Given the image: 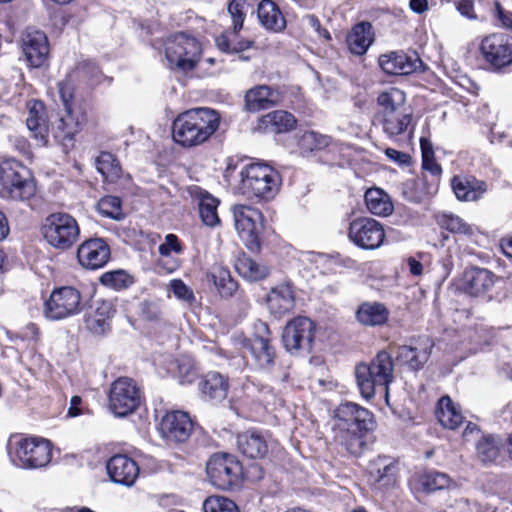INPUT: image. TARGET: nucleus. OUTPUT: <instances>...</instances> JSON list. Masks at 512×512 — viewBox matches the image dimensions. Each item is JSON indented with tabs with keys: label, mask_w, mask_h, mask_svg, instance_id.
<instances>
[{
	"label": "nucleus",
	"mask_w": 512,
	"mask_h": 512,
	"mask_svg": "<svg viewBox=\"0 0 512 512\" xmlns=\"http://www.w3.org/2000/svg\"><path fill=\"white\" fill-rule=\"evenodd\" d=\"M372 413L353 402L341 403L332 418L333 440L352 455H359L365 445V434L373 428Z\"/></svg>",
	"instance_id": "obj_1"
},
{
	"label": "nucleus",
	"mask_w": 512,
	"mask_h": 512,
	"mask_svg": "<svg viewBox=\"0 0 512 512\" xmlns=\"http://www.w3.org/2000/svg\"><path fill=\"white\" fill-rule=\"evenodd\" d=\"M220 114L201 107L185 111L173 122V139L183 147H195L208 141L218 130Z\"/></svg>",
	"instance_id": "obj_2"
},
{
	"label": "nucleus",
	"mask_w": 512,
	"mask_h": 512,
	"mask_svg": "<svg viewBox=\"0 0 512 512\" xmlns=\"http://www.w3.org/2000/svg\"><path fill=\"white\" fill-rule=\"evenodd\" d=\"M357 385L365 399H371L379 390L388 399L389 385L394 380V363L391 355L382 350L369 363L355 368Z\"/></svg>",
	"instance_id": "obj_3"
},
{
	"label": "nucleus",
	"mask_w": 512,
	"mask_h": 512,
	"mask_svg": "<svg viewBox=\"0 0 512 512\" xmlns=\"http://www.w3.org/2000/svg\"><path fill=\"white\" fill-rule=\"evenodd\" d=\"M240 178V190L244 195L266 201L278 194L282 183L279 172L265 163L244 166Z\"/></svg>",
	"instance_id": "obj_4"
},
{
	"label": "nucleus",
	"mask_w": 512,
	"mask_h": 512,
	"mask_svg": "<svg viewBox=\"0 0 512 512\" xmlns=\"http://www.w3.org/2000/svg\"><path fill=\"white\" fill-rule=\"evenodd\" d=\"M0 183L3 199L27 201L36 193V184L29 171L15 160L0 163Z\"/></svg>",
	"instance_id": "obj_5"
},
{
	"label": "nucleus",
	"mask_w": 512,
	"mask_h": 512,
	"mask_svg": "<svg viewBox=\"0 0 512 512\" xmlns=\"http://www.w3.org/2000/svg\"><path fill=\"white\" fill-rule=\"evenodd\" d=\"M44 240L54 249L66 251L74 246L80 236L77 220L65 212L48 215L41 227Z\"/></svg>",
	"instance_id": "obj_6"
},
{
	"label": "nucleus",
	"mask_w": 512,
	"mask_h": 512,
	"mask_svg": "<svg viewBox=\"0 0 512 512\" xmlns=\"http://www.w3.org/2000/svg\"><path fill=\"white\" fill-rule=\"evenodd\" d=\"M164 54L171 68L187 72L196 67L201 58L202 48L195 37L181 32L165 41Z\"/></svg>",
	"instance_id": "obj_7"
},
{
	"label": "nucleus",
	"mask_w": 512,
	"mask_h": 512,
	"mask_svg": "<svg viewBox=\"0 0 512 512\" xmlns=\"http://www.w3.org/2000/svg\"><path fill=\"white\" fill-rule=\"evenodd\" d=\"M52 457L49 440L40 437H21L15 441V460L23 468L36 469L46 466Z\"/></svg>",
	"instance_id": "obj_8"
},
{
	"label": "nucleus",
	"mask_w": 512,
	"mask_h": 512,
	"mask_svg": "<svg viewBox=\"0 0 512 512\" xmlns=\"http://www.w3.org/2000/svg\"><path fill=\"white\" fill-rule=\"evenodd\" d=\"M141 402V393L135 381L128 377H119L110 386L108 404L118 417L134 412Z\"/></svg>",
	"instance_id": "obj_9"
},
{
	"label": "nucleus",
	"mask_w": 512,
	"mask_h": 512,
	"mask_svg": "<svg viewBox=\"0 0 512 512\" xmlns=\"http://www.w3.org/2000/svg\"><path fill=\"white\" fill-rule=\"evenodd\" d=\"M235 228L240 239L251 251L260 249V232L262 230L261 212L247 205H236L233 207Z\"/></svg>",
	"instance_id": "obj_10"
},
{
	"label": "nucleus",
	"mask_w": 512,
	"mask_h": 512,
	"mask_svg": "<svg viewBox=\"0 0 512 512\" xmlns=\"http://www.w3.org/2000/svg\"><path fill=\"white\" fill-rule=\"evenodd\" d=\"M235 228L240 239L251 251L260 249V232L262 230L261 212L247 205H236L233 207Z\"/></svg>",
	"instance_id": "obj_11"
},
{
	"label": "nucleus",
	"mask_w": 512,
	"mask_h": 512,
	"mask_svg": "<svg viewBox=\"0 0 512 512\" xmlns=\"http://www.w3.org/2000/svg\"><path fill=\"white\" fill-rule=\"evenodd\" d=\"M315 337V324L307 317H296L284 327L282 341L285 349L292 354L309 353Z\"/></svg>",
	"instance_id": "obj_12"
},
{
	"label": "nucleus",
	"mask_w": 512,
	"mask_h": 512,
	"mask_svg": "<svg viewBox=\"0 0 512 512\" xmlns=\"http://www.w3.org/2000/svg\"><path fill=\"white\" fill-rule=\"evenodd\" d=\"M210 482L219 489H229L239 480L242 467L235 456L230 454H215L206 465Z\"/></svg>",
	"instance_id": "obj_13"
},
{
	"label": "nucleus",
	"mask_w": 512,
	"mask_h": 512,
	"mask_svg": "<svg viewBox=\"0 0 512 512\" xmlns=\"http://www.w3.org/2000/svg\"><path fill=\"white\" fill-rule=\"evenodd\" d=\"M349 239L359 248L374 250L379 248L385 239L381 223L369 217H359L350 222Z\"/></svg>",
	"instance_id": "obj_14"
},
{
	"label": "nucleus",
	"mask_w": 512,
	"mask_h": 512,
	"mask_svg": "<svg viewBox=\"0 0 512 512\" xmlns=\"http://www.w3.org/2000/svg\"><path fill=\"white\" fill-rule=\"evenodd\" d=\"M81 296L73 287L54 290L45 304V315L51 320H60L80 310Z\"/></svg>",
	"instance_id": "obj_15"
},
{
	"label": "nucleus",
	"mask_w": 512,
	"mask_h": 512,
	"mask_svg": "<svg viewBox=\"0 0 512 512\" xmlns=\"http://www.w3.org/2000/svg\"><path fill=\"white\" fill-rule=\"evenodd\" d=\"M480 51L494 68L508 66L512 63V36L504 33L486 36L481 42Z\"/></svg>",
	"instance_id": "obj_16"
},
{
	"label": "nucleus",
	"mask_w": 512,
	"mask_h": 512,
	"mask_svg": "<svg viewBox=\"0 0 512 512\" xmlns=\"http://www.w3.org/2000/svg\"><path fill=\"white\" fill-rule=\"evenodd\" d=\"M21 48L31 67H41L47 60L49 44L46 34L35 28H27L21 36Z\"/></svg>",
	"instance_id": "obj_17"
},
{
	"label": "nucleus",
	"mask_w": 512,
	"mask_h": 512,
	"mask_svg": "<svg viewBox=\"0 0 512 512\" xmlns=\"http://www.w3.org/2000/svg\"><path fill=\"white\" fill-rule=\"evenodd\" d=\"M193 423L184 411L167 412L161 420L160 431L167 440L177 443L185 442L191 435Z\"/></svg>",
	"instance_id": "obj_18"
},
{
	"label": "nucleus",
	"mask_w": 512,
	"mask_h": 512,
	"mask_svg": "<svg viewBox=\"0 0 512 512\" xmlns=\"http://www.w3.org/2000/svg\"><path fill=\"white\" fill-rule=\"evenodd\" d=\"M80 265L86 269L103 267L110 258V248L101 238L89 239L83 242L77 250Z\"/></svg>",
	"instance_id": "obj_19"
},
{
	"label": "nucleus",
	"mask_w": 512,
	"mask_h": 512,
	"mask_svg": "<svg viewBox=\"0 0 512 512\" xmlns=\"http://www.w3.org/2000/svg\"><path fill=\"white\" fill-rule=\"evenodd\" d=\"M382 70L391 75H408L422 68V61L416 55H407L404 52H390L379 57Z\"/></svg>",
	"instance_id": "obj_20"
},
{
	"label": "nucleus",
	"mask_w": 512,
	"mask_h": 512,
	"mask_svg": "<svg viewBox=\"0 0 512 512\" xmlns=\"http://www.w3.org/2000/svg\"><path fill=\"white\" fill-rule=\"evenodd\" d=\"M108 475L115 483L132 486L138 475V464L130 457L122 454L112 456L106 465Z\"/></svg>",
	"instance_id": "obj_21"
},
{
	"label": "nucleus",
	"mask_w": 512,
	"mask_h": 512,
	"mask_svg": "<svg viewBox=\"0 0 512 512\" xmlns=\"http://www.w3.org/2000/svg\"><path fill=\"white\" fill-rule=\"evenodd\" d=\"M255 329L256 332L250 340V350L258 365L267 368L273 364L275 358V350L270 344V331L264 322H259Z\"/></svg>",
	"instance_id": "obj_22"
},
{
	"label": "nucleus",
	"mask_w": 512,
	"mask_h": 512,
	"mask_svg": "<svg viewBox=\"0 0 512 512\" xmlns=\"http://www.w3.org/2000/svg\"><path fill=\"white\" fill-rule=\"evenodd\" d=\"M82 120L73 110H64L52 128L54 138L65 148L73 146L74 136L81 130Z\"/></svg>",
	"instance_id": "obj_23"
},
{
	"label": "nucleus",
	"mask_w": 512,
	"mask_h": 512,
	"mask_svg": "<svg viewBox=\"0 0 512 512\" xmlns=\"http://www.w3.org/2000/svg\"><path fill=\"white\" fill-rule=\"evenodd\" d=\"M494 274L484 268L467 269L463 275V289L471 296H482L494 286Z\"/></svg>",
	"instance_id": "obj_24"
},
{
	"label": "nucleus",
	"mask_w": 512,
	"mask_h": 512,
	"mask_svg": "<svg viewBox=\"0 0 512 512\" xmlns=\"http://www.w3.org/2000/svg\"><path fill=\"white\" fill-rule=\"evenodd\" d=\"M114 313L115 309L110 301H96L85 316L86 327L94 334H104L110 328Z\"/></svg>",
	"instance_id": "obj_25"
},
{
	"label": "nucleus",
	"mask_w": 512,
	"mask_h": 512,
	"mask_svg": "<svg viewBox=\"0 0 512 512\" xmlns=\"http://www.w3.org/2000/svg\"><path fill=\"white\" fill-rule=\"evenodd\" d=\"M238 450L251 459L263 458L268 452L266 436L255 430H248L237 436Z\"/></svg>",
	"instance_id": "obj_26"
},
{
	"label": "nucleus",
	"mask_w": 512,
	"mask_h": 512,
	"mask_svg": "<svg viewBox=\"0 0 512 512\" xmlns=\"http://www.w3.org/2000/svg\"><path fill=\"white\" fill-rule=\"evenodd\" d=\"M295 298L289 284H280L271 289L267 295L269 311L276 317H281L294 308Z\"/></svg>",
	"instance_id": "obj_27"
},
{
	"label": "nucleus",
	"mask_w": 512,
	"mask_h": 512,
	"mask_svg": "<svg viewBox=\"0 0 512 512\" xmlns=\"http://www.w3.org/2000/svg\"><path fill=\"white\" fill-rule=\"evenodd\" d=\"M191 194L198 201L199 214L203 223L210 227L217 226L220 223L217 212L219 200L198 186L191 189Z\"/></svg>",
	"instance_id": "obj_28"
},
{
	"label": "nucleus",
	"mask_w": 512,
	"mask_h": 512,
	"mask_svg": "<svg viewBox=\"0 0 512 512\" xmlns=\"http://www.w3.org/2000/svg\"><path fill=\"white\" fill-rule=\"evenodd\" d=\"M432 345L428 342H421L416 346L403 345L397 349V359L406 364L412 370H420L428 361Z\"/></svg>",
	"instance_id": "obj_29"
},
{
	"label": "nucleus",
	"mask_w": 512,
	"mask_h": 512,
	"mask_svg": "<svg viewBox=\"0 0 512 512\" xmlns=\"http://www.w3.org/2000/svg\"><path fill=\"white\" fill-rule=\"evenodd\" d=\"M199 388L205 398L220 402L227 397L229 385L222 374L210 371L199 382Z\"/></svg>",
	"instance_id": "obj_30"
},
{
	"label": "nucleus",
	"mask_w": 512,
	"mask_h": 512,
	"mask_svg": "<svg viewBox=\"0 0 512 512\" xmlns=\"http://www.w3.org/2000/svg\"><path fill=\"white\" fill-rule=\"evenodd\" d=\"M278 101V93L267 85L251 88L245 95V107L250 112H257L274 106Z\"/></svg>",
	"instance_id": "obj_31"
},
{
	"label": "nucleus",
	"mask_w": 512,
	"mask_h": 512,
	"mask_svg": "<svg viewBox=\"0 0 512 512\" xmlns=\"http://www.w3.org/2000/svg\"><path fill=\"white\" fill-rule=\"evenodd\" d=\"M411 121L412 112L408 109L383 111L382 129L389 138H394L408 131Z\"/></svg>",
	"instance_id": "obj_32"
},
{
	"label": "nucleus",
	"mask_w": 512,
	"mask_h": 512,
	"mask_svg": "<svg viewBox=\"0 0 512 512\" xmlns=\"http://www.w3.org/2000/svg\"><path fill=\"white\" fill-rule=\"evenodd\" d=\"M397 471V463L387 456H378L369 463V478L375 484L393 483Z\"/></svg>",
	"instance_id": "obj_33"
},
{
	"label": "nucleus",
	"mask_w": 512,
	"mask_h": 512,
	"mask_svg": "<svg viewBox=\"0 0 512 512\" xmlns=\"http://www.w3.org/2000/svg\"><path fill=\"white\" fill-rule=\"evenodd\" d=\"M374 41L372 25L368 22L356 24L347 36V45L351 53L363 55Z\"/></svg>",
	"instance_id": "obj_34"
},
{
	"label": "nucleus",
	"mask_w": 512,
	"mask_h": 512,
	"mask_svg": "<svg viewBox=\"0 0 512 512\" xmlns=\"http://www.w3.org/2000/svg\"><path fill=\"white\" fill-rule=\"evenodd\" d=\"M451 185L457 199L461 201H476L487 189L483 181L462 176H455Z\"/></svg>",
	"instance_id": "obj_35"
},
{
	"label": "nucleus",
	"mask_w": 512,
	"mask_h": 512,
	"mask_svg": "<svg viewBox=\"0 0 512 512\" xmlns=\"http://www.w3.org/2000/svg\"><path fill=\"white\" fill-rule=\"evenodd\" d=\"M357 320L365 326H380L387 322L389 311L379 302H364L356 312Z\"/></svg>",
	"instance_id": "obj_36"
},
{
	"label": "nucleus",
	"mask_w": 512,
	"mask_h": 512,
	"mask_svg": "<svg viewBox=\"0 0 512 512\" xmlns=\"http://www.w3.org/2000/svg\"><path fill=\"white\" fill-rule=\"evenodd\" d=\"M207 277L213 282L218 293L223 298L232 297L238 290L237 281L232 278L229 269L222 265H214L207 274Z\"/></svg>",
	"instance_id": "obj_37"
},
{
	"label": "nucleus",
	"mask_w": 512,
	"mask_h": 512,
	"mask_svg": "<svg viewBox=\"0 0 512 512\" xmlns=\"http://www.w3.org/2000/svg\"><path fill=\"white\" fill-rule=\"evenodd\" d=\"M260 23L268 30L275 32L285 28L286 21L274 2L271 0H262L257 9Z\"/></svg>",
	"instance_id": "obj_38"
},
{
	"label": "nucleus",
	"mask_w": 512,
	"mask_h": 512,
	"mask_svg": "<svg viewBox=\"0 0 512 512\" xmlns=\"http://www.w3.org/2000/svg\"><path fill=\"white\" fill-rule=\"evenodd\" d=\"M438 190L436 181H429L426 175L421 178L408 180L404 184L406 198L415 203H420L427 196L435 194Z\"/></svg>",
	"instance_id": "obj_39"
},
{
	"label": "nucleus",
	"mask_w": 512,
	"mask_h": 512,
	"mask_svg": "<svg viewBox=\"0 0 512 512\" xmlns=\"http://www.w3.org/2000/svg\"><path fill=\"white\" fill-rule=\"evenodd\" d=\"M436 415L440 424L451 430L458 428L463 422V416L459 407L449 396H443L440 398Z\"/></svg>",
	"instance_id": "obj_40"
},
{
	"label": "nucleus",
	"mask_w": 512,
	"mask_h": 512,
	"mask_svg": "<svg viewBox=\"0 0 512 512\" xmlns=\"http://www.w3.org/2000/svg\"><path fill=\"white\" fill-rule=\"evenodd\" d=\"M234 266L239 275L249 281L262 280L269 274V268L266 265L253 260L244 253L237 256Z\"/></svg>",
	"instance_id": "obj_41"
},
{
	"label": "nucleus",
	"mask_w": 512,
	"mask_h": 512,
	"mask_svg": "<svg viewBox=\"0 0 512 512\" xmlns=\"http://www.w3.org/2000/svg\"><path fill=\"white\" fill-rule=\"evenodd\" d=\"M367 209L377 216H388L393 212V204L390 197L380 188L368 189L365 193Z\"/></svg>",
	"instance_id": "obj_42"
},
{
	"label": "nucleus",
	"mask_w": 512,
	"mask_h": 512,
	"mask_svg": "<svg viewBox=\"0 0 512 512\" xmlns=\"http://www.w3.org/2000/svg\"><path fill=\"white\" fill-rule=\"evenodd\" d=\"M296 120L294 116L283 110L270 112L262 117V125L272 133H283L294 128Z\"/></svg>",
	"instance_id": "obj_43"
},
{
	"label": "nucleus",
	"mask_w": 512,
	"mask_h": 512,
	"mask_svg": "<svg viewBox=\"0 0 512 512\" xmlns=\"http://www.w3.org/2000/svg\"><path fill=\"white\" fill-rule=\"evenodd\" d=\"M416 480L421 490L428 493L448 488L451 483L447 474L435 470L418 474Z\"/></svg>",
	"instance_id": "obj_44"
},
{
	"label": "nucleus",
	"mask_w": 512,
	"mask_h": 512,
	"mask_svg": "<svg viewBox=\"0 0 512 512\" xmlns=\"http://www.w3.org/2000/svg\"><path fill=\"white\" fill-rule=\"evenodd\" d=\"M502 446L499 437L485 435L476 444L477 456L483 463L494 462L499 457Z\"/></svg>",
	"instance_id": "obj_45"
},
{
	"label": "nucleus",
	"mask_w": 512,
	"mask_h": 512,
	"mask_svg": "<svg viewBox=\"0 0 512 512\" xmlns=\"http://www.w3.org/2000/svg\"><path fill=\"white\" fill-rule=\"evenodd\" d=\"M37 106L42 108L41 104H35L29 110L26 123L28 129L33 133V137L40 145H46L48 142V126L42 114L39 113Z\"/></svg>",
	"instance_id": "obj_46"
},
{
	"label": "nucleus",
	"mask_w": 512,
	"mask_h": 512,
	"mask_svg": "<svg viewBox=\"0 0 512 512\" xmlns=\"http://www.w3.org/2000/svg\"><path fill=\"white\" fill-rule=\"evenodd\" d=\"M440 227L448 230L451 233L471 236L474 234L473 225L467 223L458 215L443 213L437 218Z\"/></svg>",
	"instance_id": "obj_47"
},
{
	"label": "nucleus",
	"mask_w": 512,
	"mask_h": 512,
	"mask_svg": "<svg viewBox=\"0 0 512 512\" xmlns=\"http://www.w3.org/2000/svg\"><path fill=\"white\" fill-rule=\"evenodd\" d=\"M329 144V136L317 133L315 131H306L300 136L298 140V146L303 155L324 149Z\"/></svg>",
	"instance_id": "obj_48"
},
{
	"label": "nucleus",
	"mask_w": 512,
	"mask_h": 512,
	"mask_svg": "<svg viewBox=\"0 0 512 512\" xmlns=\"http://www.w3.org/2000/svg\"><path fill=\"white\" fill-rule=\"evenodd\" d=\"M406 101L405 93L399 88L392 87L387 91L379 94L377 98L378 104L384 108L383 111H401L405 110L404 107Z\"/></svg>",
	"instance_id": "obj_49"
},
{
	"label": "nucleus",
	"mask_w": 512,
	"mask_h": 512,
	"mask_svg": "<svg viewBox=\"0 0 512 512\" xmlns=\"http://www.w3.org/2000/svg\"><path fill=\"white\" fill-rule=\"evenodd\" d=\"M100 282L109 288L122 290L132 285L133 278L124 270H115L104 273Z\"/></svg>",
	"instance_id": "obj_50"
},
{
	"label": "nucleus",
	"mask_w": 512,
	"mask_h": 512,
	"mask_svg": "<svg viewBox=\"0 0 512 512\" xmlns=\"http://www.w3.org/2000/svg\"><path fill=\"white\" fill-rule=\"evenodd\" d=\"M96 168L106 178L117 177L121 170L119 163L109 152H102L97 157Z\"/></svg>",
	"instance_id": "obj_51"
},
{
	"label": "nucleus",
	"mask_w": 512,
	"mask_h": 512,
	"mask_svg": "<svg viewBox=\"0 0 512 512\" xmlns=\"http://www.w3.org/2000/svg\"><path fill=\"white\" fill-rule=\"evenodd\" d=\"M204 512H239L237 505L222 496H211L203 502Z\"/></svg>",
	"instance_id": "obj_52"
},
{
	"label": "nucleus",
	"mask_w": 512,
	"mask_h": 512,
	"mask_svg": "<svg viewBox=\"0 0 512 512\" xmlns=\"http://www.w3.org/2000/svg\"><path fill=\"white\" fill-rule=\"evenodd\" d=\"M98 210L101 214L115 220L122 218L121 200L116 196H105L98 203Z\"/></svg>",
	"instance_id": "obj_53"
},
{
	"label": "nucleus",
	"mask_w": 512,
	"mask_h": 512,
	"mask_svg": "<svg viewBox=\"0 0 512 512\" xmlns=\"http://www.w3.org/2000/svg\"><path fill=\"white\" fill-rule=\"evenodd\" d=\"M170 288L173 294L179 299L188 304L195 301L193 291L180 279H173L170 282Z\"/></svg>",
	"instance_id": "obj_54"
},
{
	"label": "nucleus",
	"mask_w": 512,
	"mask_h": 512,
	"mask_svg": "<svg viewBox=\"0 0 512 512\" xmlns=\"http://www.w3.org/2000/svg\"><path fill=\"white\" fill-rule=\"evenodd\" d=\"M245 0H232L228 5V12L233 20V27L235 31H239L244 22L245 14L243 8Z\"/></svg>",
	"instance_id": "obj_55"
},
{
	"label": "nucleus",
	"mask_w": 512,
	"mask_h": 512,
	"mask_svg": "<svg viewBox=\"0 0 512 512\" xmlns=\"http://www.w3.org/2000/svg\"><path fill=\"white\" fill-rule=\"evenodd\" d=\"M73 92L74 87L70 79H66L59 84V94L64 106V110H73Z\"/></svg>",
	"instance_id": "obj_56"
},
{
	"label": "nucleus",
	"mask_w": 512,
	"mask_h": 512,
	"mask_svg": "<svg viewBox=\"0 0 512 512\" xmlns=\"http://www.w3.org/2000/svg\"><path fill=\"white\" fill-rule=\"evenodd\" d=\"M158 249L162 256H169L172 252L180 253L182 251L178 237L174 234L166 235L165 241L160 244Z\"/></svg>",
	"instance_id": "obj_57"
},
{
	"label": "nucleus",
	"mask_w": 512,
	"mask_h": 512,
	"mask_svg": "<svg viewBox=\"0 0 512 512\" xmlns=\"http://www.w3.org/2000/svg\"><path fill=\"white\" fill-rule=\"evenodd\" d=\"M457 11L469 20H477L472 0H459L455 3Z\"/></svg>",
	"instance_id": "obj_58"
},
{
	"label": "nucleus",
	"mask_w": 512,
	"mask_h": 512,
	"mask_svg": "<svg viewBox=\"0 0 512 512\" xmlns=\"http://www.w3.org/2000/svg\"><path fill=\"white\" fill-rule=\"evenodd\" d=\"M422 168L431 174V176H432L431 181H436V183L438 184L439 177L442 173V168L435 161L434 156L427 158V159H423L422 160Z\"/></svg>",
	"instance_id": "obj_59"
},
{
	"label": "nucleus",
	"mask_w": 512,
	"mask_h": 512,
	"mask_svg": "<svg viewBox=\"0 0 512 512\" xmlns=\"http://www.w3.org/2000/svg\"><path fill=\"white\" fill-rule=\"evenodd\" d=\"M494 15L501 22L502 26L512 30V13L505 12L499 2H495Z\"/></svg>",
	"instance_id": "obj_60"
},
{
	"label": "nucleus",
	"mask_w": 512,
	"mask_h": 512,
	"mask_svg": "<svg viewBox=\"0 0 512 512\" xmlns=\"http://www.w3.org/2000/svg\"><path fill=\"white\" fill-rule=\"evenodd\" d=\"M385 155L395 163L400 165H407L410 162V156L407 153L398 151L393 148H387L385 150Z\"/></svg>",
	"instance_id": "obj_61"
},
{
	"label": "nucleus",
	"mask_w": 512,
	"mask_h": 512,
	"mask_svg": "<svg viewBox=\"0 0 512 512\" xmlns=\"http://www.w3.org/2000/svg\"><path fill=\"white\" fill-rule=\"evenodd\" d=\"M83 402L80 396H73L70 400V405L67 411V416L70 418L78 417L83 414Z\"/></svg>",
	"instance_id": "obj_62"
},
{
	"label": "nucleus",
	"mask_w": 512,
	"mask_h": 512,
	"mask_svg": "<svg viewBox=\"0 0 512 512\" xmlns=\"http://www.w3.org/2000/svg\"><path fill=\"white\" fill-rule=\"evenodd\" d=\"M77 73H91V78L97 77L99 71L93 62H86L77 68Z\"/></svg>",
	"instance_id": "obj_63"
},
{
	"label": "nucleus",
	"mask_w": 512,
	"mask_h": 512,
	"mask_svg": "<svg viewBox=\"0 0 512 512\" xmlns=\"http://www.w3.org/2000/svg\"><path fill=\"white\" fill-rule=\"evenodd\" d=\"M216 44H217V47L221 51H224L227 53H233V50H232L233 44L230 42V40L226 36H224V35L219 36L216 39Z\"/></svg>",
	"instance_id": "obj_64"
}]
</instances>
